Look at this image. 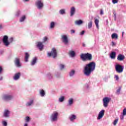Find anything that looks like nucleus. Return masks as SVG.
<instances>
[{"mask_svg": "<svg viewBox=\"0 0 126 126\" xmlns=\"http://www.w3.org/2000/svg\"><path fill=\"white\" fill-rule=\"evenodd\" d=\"M96 67V63L94 62H90L86 64L84 67V74L86 76H90L91 72L95 70Z\"/></svg>", "mask_w": 126, "mask_h": 126, "instance_id": "f257e3e1", "label": "nucleus"}, {"mask_svg": "<svg viewBox=\"0 0 126 126\" xmlns=\"http://www.w3.org/2000/svg\"><path fill=\"white\" fill-rule=\"evenodd\" d=\"M80 58L83 62H86V61L91 62L93 59L92 54L90 53L82 54L80 55Z\"/></svg>", "mask_w": 126, "mask_h": 126, "instance_id": "f03ea898", "label": "nucleus"}, {"mask_svg": "<svg viewBox=\"0 0 126 126\" xmlns=\"http://www.w3.org/2000/svg\"><path fill=\"white\" fill-rule=\"evenodd\" d=\"M47 56L49 57H52L53 59H56L58 57V51H57V49L53 48L50 52L47 53Z\"/></svg>", "mask_w": 126, "mask_h": 126, "instance_id": "7ed1b4c3", "label": "nucleus"}, {"mask_svg": "<svg viewBox=\"0 0 126 126\" xmlns=\"http://www.w3.org/2000/svg\"><path fill=\"white\" fill-rule=\"evenodd\" d=\"M12 99H13V95L11 94H4L2 96V99L3 101H11V100H12Z\"/></svg>", "mask_w": 126, "mask_h": 126, "instance_id": "20e7f679", "label": "nucleus"}, {"mask_svg": "<svg viewBox=\"0 0 126 126\" xmlns=\"http://www.w3.org/2000/svg\"><path fill=\"white\" fill-rule=\"evenodd\" d=\"M59 116V113L57 111L54 112L50 116V120L51 122H57L58 117Z\"/></svg>", "mask_w": 126, "mask_h": 126, "instance_id": "39448f33", "label": "nucleus"}, {"mask_svg": "<svg viewBox=\"0 0 126 126\" xmlns=\"http://www.w3.org/2000/svg\"><path fill=\"white\" fill-rule=\"evenodd\" d=\"M124 66L119 64H117L115 65V70L118 73H122V72L124 71Z\"/></svg>", "mask_w": 126, "mask_h": 126, "instance_id": "423d86ee", "label": "nucleus"}, {"mask_svg": "<svg viewBox=\"0 0 126 126\" xmlns=\"http://www.w3.org/2000/svg\"><path fill=\"white\" fill-rule=\"evenodd\" d=\"M14 63L16 67L20 68L22 66V65L20 63V58L18 57H16L14 59Z\"/></svg>", "mask_w": 126, "mask_h": 126, "instance_id": "0eeeda50", "label": "nucleus"}, {"mask_svg": "<svg viewBox=\"0 0 126 126\" xmlns=\"http://www.w3.org/2000/svg\"><path fill=\"white\" fill-rule=\"evenodd\" d=\"M111 100V98L108 97H105L103 99V104L104 108H107V107H108V105H109V103H110Z\"/></svg>", "mask_w": 126, "mask_h": 126, "instance_id": "6e6552de", "label": "nucleus"}, {"mask_svg": "<svg viewBox=\"0 0 126 126\" xmlns=\"http://www.w3.org/2000/svg\"><path fill=\"white\" fill-rule=\"evenodd\" d=\"M35 5L37 6L38 9H42L44 6V3L41 0H37L35 2Z\"/></svg>", "mask_w": 126, "mask_h": 126, "instance_id": "1a4fd4ad", "label": "nucleus"}, {"mask_svg": "<svg viewBox=\"0 0 126 126\" xmlns=\"http://www.w3.org/2000/svg\"><path fill=\"white\" fill-rule=\"evenodd\" d=\"M61 39L62 40V42L64 43L65 45H67L68 44V37H67V35L65 34L62 35Z\"/></svg>", "mask_w": 126, "mask_h": 126, "instance_id": "9d476101", "label": "nucleus"}, {"mask_svg": "<svg viewBox=\"0 0 126 126\" xmlns=\"http://www.w3.org/2000/svg\"><path fill=\"white\" fill-rule=\"evenodd\" d=\"M2 42L6 47H8V46H9V43L8 42V36L4 35L2 39Z\"/></svg>", "mask_w": 126, "mask_h": 126, "instance_id": "9b49d317", "label": "nucleus"}, {"mask_svg": "<svg viewBox=\"0 0 126 126\" xmlns=\"http://www.w3.org/2000/svg\"><path fill=\"white\" fill-rule=\"evenodd\" d=\"M10 115V111L8 109H5L3 113V117L4 118H9Z\"/></svg>", "mask_w": 126, "mask_h": 126, "instance_id": "f8f14e48", "label": "nucleus"}, {"mask_svg": "<svg viewBox=\"0 0 126 126\" xmlns=\"http://www.w3.org/2000/svg\"><path fill=\"white\" fill-rule=\"evenodd\" d=\"M105 115V110H102L98 113V116L97 117V120H101L104 115Z\"/></svg>", "mask_w": 126, "mask_h": 126, "instance_id": "ddd939ff", "label": "nucleus"}, {"mask_svg": "<svg viewBox=\"0 0 126 126\" xmlns=\"http://www.w3.org/2000/svg\"><path fill=\"white\" fill-rule=\"evenodd\" d=\"M36 46L38 47L39 51H43V49H44V45L43 44V42H37Z\"/></svg>", "mask_w": 126, "mask_h": 126, "instance_id": "4468645a", "label": "nucleus"}, {"mask_svg": "<svg viewBox=\"0 0 126 126\" xmlns=\"http://www.w3.org/2000/svg\"><path fill=\"white\" fill-rule=\"evenodd\" d=\"M68 119L70 122H74L75 120H76V116L74 114H71Z\"/></svg>", "mask_w": 126, "mask_h": 126, "instance_id": "2eb2a0df", "label": "nucleus"}, {"mask_svg": "<svg viewBox=\"0 0 126 126\" xmlns=\"http://www.w3.org/2000/svg\"><path fill=\"white\" fill-rule=\"evenodd\" d=\"M74 102V99L72 98H70L68 100V103L67 106L70 107V106H72L73 105V103Z\"/></svg>", "mask_w": 126, "mask_h": 126, "instance_id": "dca6fc26", "label": "nucleus"}, {"mask_svg": "<svg viewBox=\"0 0 126 126\" xmlns=\"http://www.w3.org/2000/svg\"><path fill=\"white\" fill-rule=\"evenodd\" d=\"M20 75H21V74L20 72H18L16 74H15L14 77H13V79L14 80H18L19 78H20Z\"/></svg>", "mask_w": 126, "mask_h": 126, "instance_id": "f3484780", "label": "nucleus"}, {"mask_svg": "<svg viewBox=\"0 0 126 126\" xmlns=\"http://www.w3.org/2000/svg\"><path fill=\"white\" fill-rule=\"evenodd\" d=\"M70 16H73L74 14H75V7H72L70 8Z\"/></svg>", "mask_w": 126, "mask_h": 126, "instance_id": "a211bd4d", "label": "nucleus"}, {"mask_svg": "<svg viewBox=\"0 0 126 126\" xmlns=\"http://www.w3.org/2000/svg\"><path fill=\"white\" fill-rule=\"evenodd\" d=\"M69 56L70 58H74L76 56L75 52L74 51L70 50L69 51Z\"/></svg>", "mask_w": 126, "mask_h": 126, "instance_id": "6ab92c4d", "label": "nucleus"}, {"mask_svg": "<svg viewBox=\"0 0 126 126\" xmlns=\"http://www.w3.org/2000/svg\"><path fill=\"white\" fill-rule=\"evenodd\" d=\"M36 63H37V57H34L31 63V65L33 66V65H35V64H36Z\"/></svg>", "mask_w": 126, "mask_h": 126, "instance_id": "aec40b11", "label": "nucleus"}, {"mask_svg": "<svg viewBox=\"0 0 126 126\" xmlns=\"http://www.w3.org/2000/svg\"><path fill=\"white\" fill-rule=\"evenodd\" d=\"M125 56L124 55H123L122 54H119L117 57L118 61H120V62H122V61H124L125 60Z\"/></svg>", "mask_w": 126, "mask_h": 126, "instance_id": "412c9836", "label": "nucleus"}, {"mask_svg": "<svg viewBox=\"0 0 126 126\" xmlns=\"http://www.w3.org/2000/svg\"><path fill=\"white\" fill-rule=\"evenodd\" d=\"M74 74H75V70L71 69L69 72V76L70 77H73L74 76Z\"/></svg>", "mask_w": 126, "mask_h": 126, "instance_id": "4be33fe9", "label": "nucleus"}, {"mask_svg": "<svg viewBox=\"0 0 126 126\" xmlns=\"http://www.w3.org/2000/svg\"><path fill=\"white\" fill-rule=\"evenodd\" d=\"M46 77H47L48 79H49L50 80L53 79L54 78L53 76V74L51 73H48L46 74Z\"/></svg>", "mask_w": 126, "mask_h": 126, "instance_id": "5701e85b", "label": "nucleus"}, {"mask_svg": "<svg viewBox=\"0 0 126 126\" xmlns=\"http://www.w3.org/2000/svg\"><path fill=\"white\" fill-rule=\"evenodd\" d=\"M29 54L27 52H26L25 53V62H26V63H27V62H28V59H29Z\"/></svg>", "mask_w": 126, "mask_h": 126, "instance_id": "b1692460", "label": "nucleus"}, {"mask_svg": "<svg viewBox=\"0 0 126 126\" xmlns=\"http://www.w3.org/2000/svg\"><path fill=\"white\" fill-rule=\"evenodd\" d=\"M110 58L112 60H115V59H116V52H111L110 54Z\"/></svg>", "mask_w": 126, "mask_h": 126, "instance_id": "393cba45", "label": "nucleus"}, {"mask_svg": "<svg viewBox=\"0 0 126 126\" xmlns=\"http://www.w3.org/2000/svg\"><path fill=\"white\" fill-rule=\"evenodd\" d=\"M83 21L81 20L76 21L75 22V25H81V24H83Z\"/></svg>", "mask_w": 126, "mask_h": 126, "instance_id": "a878e982", "label": "nucleus"}, {"mask_svg": "<svg viewBox=\"0 0 126 126\" xmlns=\"http://www.w3.org/2000/svg\"><path fill=\"white\" fill-rule=\"evenodd\" d=\"M25 19H26V16L23 15L20 17L19 21L20 22H24V21H25Z\"/></svg>", "mask_w": 126, "mask_h": 126, "instance_id": "bb28decb", "label": "nucleus"}, {"mask_svg": "<svg viewBox=\"0 0 126 126\" xmlns=\"http://www.w3.org/2000/svg\"><path fill=\"white\" fill-rule=\"evenodd\" d=\"M33 103H34V101L33 100H31L30 101L27 102V107H30V106H32V104H33Z\"/></svg>", "mask_w": 126, "mask_h": 126, "instance_id": "cd10ccee", "label": "nucleus"}, {"mask_svg": "<svg viewBox=\"0 0 126 126\" xmlns=\"http://www.w3.org/2000/svg\"><path fill=\"white\" fill-rule=\"evenodd\" d=\"M94 23L96 25V28L99 29V20H98V19H95Z\"/></svg>", "mask_w": 126, "mask_h": 126, "instance_id": "c85d7f7f", "label": "nucleus"}, {"mask_svg": "<svg viewBox=\"0 0 126 126\" xmlns=\"http://www.w3.org/2000/svg\"><path fill=\"white\" fill-rule=\"evenodd\" d=\"M93 24V22H92V21H90L88 23V29H91V28H92Z\"/></svg>", "mask_w": 126, "mask_h": 126, "instance_id": "c756f323", "label": "nucleus"}, {"mask_svg": "<svg viewBox=\"0 0 126 126\" xmlns=\"http://www.w3.org/2000/svg\"><path fill=\"white\" fill-rule=\"evenodd\" d=\"M55 26H56V23L54 22H51L50 23V29H54V28H55Z\"/></svg>", "mask_w": 126, "mask_h": 126, "instance_id": "7c9ffc66", "label": "nucleus"}, {"mask_svg": "<svg viewBox=\"0 0 126 126\" xmlns=\"http://www.w3.org/2000/svg\"><path fill=\"white\" fill-rule=\"evenodd\" d=\"M65 97L63 96H61L59 98V102L60 103H63L64 101Z\"/></svg>", "mask_w": 126, "mask_h": 126, "instance_id": "2f4dec72", "label": "nucleus"}, {"mask_svg": "<svg viewBox=\"0 0 126 126\" xmlns=\"http://www.w3.org/2000/svg\"><path fill=\"white\" fill-rule=\"evenodd\" d=\"M60 14L63 15L65 14V9H62L59 11Z\"/></svg>", "mask_w": 126, "mask_h": 126, "instance_id": "473e14b6", "label": "nucleus"}, {"mask_svg": "<svg viewBox=\"0 0 126 126\" xmlns=\"http://www.w3.org/2000/svg\"><path fill=\"white\" fill-rule=\"evenodd\" d=\"M112 39H118V34L116 33H113L111 35Z\"/></svg>", "mask_w": 126, "mask_h": 126, "instance_id": "72a5a7b5", "label": "nucleus"}, {"mask_svg": "<svg viewBox=\"0 0 126 126\" xmlns=\"http://www.w3.org/2000/svg\"><path fill=\"white\" fill-rule=\"evenodd\" d=\"M55 77L57 78H61V72H57L55 74Z\"/></svg>", "mask_w": 126, "mask_h": 126, "instance_id": "f704fd0d", "label": "nucleus"}, {"mask_svg": "<svg viewBox=\"0 0 126 126\" xmlns=\"http://www.w3.org/2000/svg\"><path fill=\"white\" fill-rule=\"evenodd\" d=\"M40 96L44 97L45 96V91L43 90H41L39 92Z\"/></svg>", "mask_w": 126, "mask_h": 126, "instance_id": "c9c22d12", "label": "nucleus"}, {"mask_svg": "<svg viewBox=\"0 0 126 126\" xmlns=\"http://www.w3.org/2000/svg\"><path fill=\"white\" fill-rule=\"evenodd\" d=\"M14 41V38L13 37H10L9 38V41H8L9 43V45L10 44H11V43H12V42H13Z\"/></svg>", "mask_w": 126, "mask_h": 126, "instance_id": "e433bc0d", "label": "nucleus"}, {"mask_svg": "<svg viewBox=\"0 0 126 126\" xmlns=\"http://www.w3.org/2000/svg\"><path fill=\"white\" fill-rule=\"evenodd\" d=\"M65 65L63 64H60L59 67L61 69V70H63L65 67Z\"/></svg>", "mask_w": 126, "mask_h": 126, "instance_id": "4c0bfd02", "label": "nucleus"}, {"mask_svg": "<svg viewBox=\"0 0 126 126\" xmlns=\"http://www.w3.org/2000/svg\"><path fill=\"white\" fill-rule=\"evenodd\" d=\"M122 90V87H119V89H118L116 91V94L117 95H120L121 93V90Z\"/></svg>", "mask_w": 126, "mask_h": 126, "instance_id": "58836bf2", "label": "nucleus"}, {"mask_svg": "<svg viewBox=\"0 0 126 126\" xmlns=\"http://www.w3.org/2000/svg\"><path fill=\"white\" fill-rule=\"evenodd\" d=\"M25 121L26 123H29L30 122V117L27 116L25 118Z\"/></svg>", "mask_w": 126, "mask_h": 126, "instance_id": "ea45409f", "label": "nucleus"}, {"mask_svg": "<svg viewBox=\"0 0 126 126\" xmlns=\"http://www.w3.org/2000/svg\"><path fill=\"white\" fill-rule=\"evenodd\" d=\"M21 13V12L20 11H18L16 12L15 16H17V17H19Z\"/></svg>", "mask_w": 126, "mask_h": 126, "instance_id": "a19ab883", "label": "nucleus"}, {"mask_svg": "<svg viewBox=\"0 0 126 126\" xmlns=\"http://www.w3.org/2000/svg\"><path fill=\"white\" fill-rule=\"evenodd\" d=\"M119 121L118 119H116L114 122H113V125L114 126H116V125H117V124H118V122Z\"/></svg>", "mask_w": 126, "mask_h": 126, "instance_id": "79ce46f5", "label": "nucleus"}, {"mask_svg": "<svg viewBox=\"0 0 126 126\" xmlns=\"http://www.w3.org/2000/svg\"><path fill=\"white\" fill-rule=\"evenodd\" d=\"M2 124L4 126H7V122L6 121H3Z\"/></svg>", "mask_w": 126, "mask_h": 126, "instance_id": "37998d69", "label": "nucleus"}, {"mask_svg": "<svg viewBox=\"0 0 126 126\" xmlns=\"http://www.w3.org/2000/svg\"><path fill=\"white\" fill-rule=\"evenodd\" d=\"M114 16V20H116L117 19V14H116V12H113Z\"/></svg>", "mask_w": 126, "mask_h": 126, "instance_id": "c03bdc74", "label": "nucleus"}, {"mask_svg": "<svg viewBox=\"0 0 126 126\" xmlns=\"http://www.w3.org/2000/svg\"><path fill=\"white\" fill-rule=\"evenodd\" d=\"M123 116H126V108H125L123 110Z\"/></svg>", "mask_w": 126, "mask_h": 126, "instance_id": "a18cd8bd", "label": "nucleus"}, {"mask_svg": "<svg viewBox=\"0 0 126 126\" xmlns=\"http://www.w3.org/2000/svg\"><path fill=\"white\" fill-rule=\"evenodd\" d=\"M118 0H112V2L114 4L118 3Z\"/></svg>", "mask_w": 126, "mask_h": 126, "instance_id": "49530a36", "label": "nucleus"}, {"mask_svg": "<svg viewBox=\"0 0 126 126\" xmlns=\"http://www.w3.org/2000/svg\"><path fill=\"white\" fill-rule=\"evenodd\" d=\"M84 33H85V31H82V32L80 33V35L82 36L83 35H84Z\"/></svg>", "mask_w": 126, "mask_h": 126, "instance_id": "de8ad7c7", "label": "nucleus"}, {"mask_svg": "<svg viewBox=\"0 0 126 126\" xmlns=\"http://www.w3.org/2000/svg\"><path fill=\"white\" fill-rule=\"evenodd\" d=\"M47 40H48V37H47L46 36L44 37L43 38V42H44V43H45V42H46L47 41Z\"/></svg>", "mask_w": 126, "mask_h": 126, "instance_id": "09e8293b", "label": "nucleus"}, {"mask_svg": "<svg viewBox=\"0 0 126 126\" xmlns=\"http://www.w3.org/2000/svg\"><path fill=\"white\" fill-rule=\"evenodd\" d=\"M124 116L123 114V115H121L120 116V120H122V121L124 120Z\"/></svg>", "mask_w": 126, "mask_h": 126, "instance_id": "8fccbe9b", "label": "nucleus"}, {"mask_svg": "<svg viewBox=\"0 0 126 126\" xmlns=\"http://www.w3.org/2000/svg\"><path fill=\"white\" fill-rule=\"evenodd\" d=\"M115 78L116 79V80H119V76H118V75H115Z\"/></svg>", "mask_w": 126, "mask_h": 126, "instance_id": "3c124183", "label": "nucleus"}, {"mask_svg": "<svg viewBox=\"0 0 126 126\" xmlns=\"http://www.w3.org/2000/svg\"><path fill=\"white\" fill-rule=\"evenodd\" d=\"M100 14L101 15H103V14H104V11L103 10V9H101V10H100Z\"/></svg>", "mask_w": 126, "mask_h": 126, "instance_id": "603ef678", "label": "nucleus"}, {"mask_svg": "<svg viewBox=\"0 0 126 126\" xmlns=\"http://www.w3.org/2000/svg\"><path fill=\"white\" fill-rule=\"evenodd\" d=\"M70 32H71V34H74V33H75V31L73 30H71Z\"/></svg>", "mask_w": 126, "mask_h": 126, "instance_id": "864d4df0", "label": "nucleus"}, {"mask_svg": "<svg viewBox=\"0 0 126 126\" xmlns=\"http://www.w3.org/2000/svg\"><path fill=\"white\" fill-rule=\"evenodd\" d=\"M112 47H114V46H116V43H115V42L112 41Z\"/></svg>", "mask_w": 126, "mask_h": 126, "instance_id": "5fc2aeb1", "label": "nucleus"}, {"mask_svg": "<svg viewBox=\"0 0 126 126\" xmlns=\"http://www.w3.org/2000/svg\"><path fill=\"white\" fill-rule=\"evenodd\" d=\"M2 71V67H1V66H0V74H1Z\"/></svg>", "mask_w": 126, "mask_h": 126, "instance_id": "6e6d98bb", "label": "nucleus"}, {"mask_svg": "<svg viewBox=\"0 0 126 126\" xmlns=\"http://www.w3.org/2000/svg\"><path fill=\"white\" fill-rule=\"evenodd\" d=\"M3 28V27L2 26V25L0 24V30L2 29Z\"/></svg>", "mask_w": 126, "mask_h": 126, "instance_id": "4d7b16f0", "label": "nucleus"}, {"mask_svg": "<svg viewBox=\"0 0 126 126\" xmlns=\"http://www.w3.org/2000/svg\"><path fill=\"white\" fill-rule=\"evenodd\" d=\"M86 89H88V88H89V86H88V85H86Z\"/></svg>", "mask_w": 126, "mask_h": 126, "instance_id": "13d9d810", "label": "nucleus"}, {"mask_svg": "<svg viewBox=\"0 0 126 126\" xmlns=\"http://www.w3.org/2000/svg\"><path fill=\"white\" fill-rule=\"evenodd\" d=\"M82 46H83V47H86V45L84 43H82Z\"/></svg>", "mask_w": 126, "mask_h": 126, "instance_id": "bf43d9fd", "label": "nucleus"}, {"mask_svg": "<svg viewBox=\"0 0 126 126\" xmlns=\"http://www.w3.org/2000/svg\"><path fill=\"white\" fill-rule=\"evenodd\" d=\"M24 126H28V124L25 123V124L24 125Z\"/></svg>", "mask_w": 126, "mask_h": 126, "instance_id": "052dcab7", "label": "nucleus"}, {"mask_svg": "<svg viewBox=\"0 0 126 126\" xmlns=\"http://www.w3.org/2000/svg\"><path fill=\"white\" fill-rule=\"evenodd\" d=\"M24 1L27 2V1H29V0H23Z\"/></svg>", "mask_w": 126, "mask_h": 126, "instance_id": "680f3d73", "label": "nucleus"}, {"mask_svg": "<svg viewBox=\"0 0 126 126\" xmlns=\"http://www.w3.org/2000/svg\"><path fill=\"white\" fill-rule=\"evenodd\" d=\"M124 34H125V32H122V37H124Z\"/></svg>", "mask_w": 126, "mask_h": 126, "instance_id": "e2e57ef3", "label": "nucleus"}, {"mask_svg": "<svg viewBox=\"0 0 126 126\" xmlns=\"http://www.w3.org/2000/svg\"><path fill=\"white\" fill-rule=\"evenodd\" d=\"M2 78H3L2 77H0V81L2 80Z\"/></svg>", "mask_w": 126, "mask_h": 126, "instance_id": "0e129e2a", "label": "nucleus"}]
</instances>
